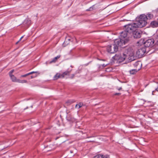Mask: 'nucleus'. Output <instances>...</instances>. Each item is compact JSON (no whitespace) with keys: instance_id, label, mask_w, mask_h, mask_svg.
Segmentation results:
<instances>
[{"instance_id":"obj_1","label":"nucleus","mask_w":158,"mask_h":158,"mask_svg":"<svg viewBox=\"0 0 158 158\" xmlns=\"http://www.w3.org/2000/svg\"><path fill=\"white\" fill-rule=\"evenodd\" d=\"M113 57L114 60H118L119 62L125 61L126 63L131 62L136 59L134 50L132 47L126 48L122 54L120 56L116 54Z\"/></svg>"},{"instance_id":"obj_2","label":"nucleus","mask_w":158,"mask_h":158,"mask_svg":"<svg viewBox=\"0 0 158 158\" xmlns=\"http://www.w3.org/2000/svg\"><path fill=\"white\" fill-rule=\"evenodd\" d=\"M126 36V32L124 31L122 32L121 33L120 39L115 40L114 44L107 46V52L110 53H114L118 50V46H122L128 43V38L127 37L125 38Z\"/></svg>"},{"instance_id":"obj_3","label":"nucleus","mask_w":158,"mask_h":158,"mask_svg":"<svg viewBox=\"0 0 158 158\" xmlns=\"http://www.w3.org/2000/svg\"><path fill=\"white\" fill-rule=\"evenodd\" d=\"M148 19L147 16L144 14L141 15L137 19L135 23L132 24H129L125 26V30L124 31H132V30L137 28L142 27L145 26L147 23V20Z\"/></svg>"},{"instance_id":"obj_4","label":"nucleus","mask_w":158,"mask_h":158,"mask_svg":"<svg viewBox=\"0 0 158 158\" xmlns=\"http://www.w3.org/2000/svg\"><path fill=\"white\" fill-rule=\"evenodd\" d=\"M136 29V28L132 30V31L131 32H130V31H126V36H125V38H126L127 37L128 38V42L129 41L130 38L132 34L134 37L135 38H139L141 37V34L140 32L137 31Z\"/></svg>"},{"instance_id":"obj_5","label":"nucleus","mask_w":158,"mask_h":158,"mask_svg":"<svg viewBox=\"0 0 158 158\" xmlns=\"http://www.w3.org/2000/svg\"><path fill=\"white\" fill-rule=\"evenodd\" d=\"M155 41L153 39H149L144 43V46L146 47H152L154 44Z\"/></svg>"},{"instance_id":"obj_6","label":"nucleus","mask_w":158,"mask_h":158,"mask_svg":"<svg viewBox=\"0 0 158 158\" xmlns=\"http://www.w3.org/2000/svg\"><path fill=\"white\" fill-rule=\"evenodd\" d=\"M146 51V48L145 47H143L139 49L137 52V53L138 54L139 56H141L145 53Z\"/></svg>"},{"instance_id":"obj_7","label":"nucleus","mask_w":158,"mask_h":158,"mask_svg":"<svg viewBox=\"0 0 158 158\" xmlns=\"http://www.w3.org/2000/svg\"><path fill=\"white\" fill-rule=\"evenodd\" d=\"M10 76L13 82H18L19 79H17L14 75H10Z\"/></svg>"},{"instance_id":"obj_8","label":"nucleus","mask_w":158,"mask_h":158,"mask_svg":"<svg viewBox=\"0 0 158 158\" xmlns=\"http://www.w3.org/2000/svg\"><path fill=\"white\" fill-rule=\"evenodd\" d=\"M151 25L153 27H158V22L153 21L151 23Z\"/></svg>"},{"instance_id":"obj_9","label":"nucleus","mask_w":158,"mask_h":158,"mask_svg":"<svg viewBox=\"0 0 158 158\" xmlns=\"http://www.w3.org/2000/svg\"><path fill=\"white\" fill-rule=\"evenodd\" d=\"M60 78H62V76H61V74H60L59 73H57L54 77L53 79L54 80H56Z\"/></svg>"},{"instance_id":"obj_10","label":"nucleus","mask_w":158,"mask_h":158,"mask_svg":"<svg viewBox=\"0 0 158 158\" xmlns=\"http://www.w3.org/2000/svg\"><path fill=\"white\" fill-rule=\"evenodd\" d=\"M24 24H27V26H29L31 23V21L28 19H26L24 21Z\"/></svg>"},{"instance_id":"obj_11","label":"nucleus","mask_w":158,"mask_h":158,"mask_svg":"<svg viewBox=\"0 0 158 158\" xmlns=\"http://www.w3.org/2000/svg\"><path fill=\"white\" fill-rule=\"evenodd\" d=\"M60 55H58L57 56L55 57V58H54L52 60V61H50V63H54V62H55L57 60L59 59V58H60Z\"/></svg>"},{"instance_id":"obj_12","label":"nucleus","mask_w":158,"mask_h":158,"mask_svg":"<svg viewBox=\"0 0 158 158\" xmlns=\"http://www.w3.org/2000/svg\"><path fill=\"white\" fill-rule=\"evenodd\" d=\"M71 71H66L63 73L62 74H61V76L62 78H64V76L66 75H69Z\"/></svg>"},{"instance_id":"obj_13","label":"nucleus","mask_w":158,"mask_h":158,"mask_svg":"<svg viewBox=\"0 0 158 158\" xmlns=\"http://www.w3.org/2000/svg\"><path fill=\"white\" fill-rule=\"evenodd\" d=\"M83 105V104L82 103L80 102L79 103L76 104L75 106V108L77 109H79Z\"/></svg>"},{"instance_id":"obj_14","label":"nucleus","mask_w":158,"mask_h":158,"mask_svg":"<svg viewBox=\"0 0 158 158\" xmlns=\"http://www.w3.org/2000/svg\"><path fill=\"white\" fill-rule=\"evenodd\" d=\"M137 71L136 69H132L129 72L131 74H135L137 72Z\"/></svg>"},{"instance_id":"obj_15","label":"nucleus","mask_w":158,"mask_h":158,"mask_svg":"<svg viewBox=\"0 0 158 158\" xmlns=\"http://www.w3.org/2000/svg\"><path fill=\"white\" fill-rule=\"evenodd\" d=\"M147 15V17L148 18V19H150L153 17V15L151 14L148 13Z\"/></svg>"},{"instance_id":"obj_16","label":"nucleus","mask_w":158,"mask_h":158,"mask_svg":"<svg viewBox=\"0 0 158 158\" xmlns=\"http://www.w3.org/2000/svg\"><path fill=\"white\" fill-rule=\"evenodd\" d=\"M18 82L21 83H26L27 82V81L26 80H21L20 79H19Z\"/></svg>"},{"instance_id":"obj_17","label":"nucleus","mask_w":158,"mask_h":158,"mask_svg":"<svg viewBox=\"0 0 158 158\" xmlns=\"http://www.w3.org/2000/svg\"><path fill=\"white\" fill-rule=\"evenodd\" d=\"M102 156L103 155L99 154L95 156L94 158H102Z\"/></svg>"},{"instance_id":"obj_18","label":"nucleus","mask_w":158,"mask_h":158,"mask_svg":"<svg viewBox=\"0 0 158 158\" xmlns=\"http://www.w3.org/2000/svg\"><path fill=\"white\" fill-rule=\"evenodd\" d=\"M14 71V69H13L11 70V71H10L9 73V76L12 75H13L12 73H13Z\"/></svg>"},{"instance_id":"obj_19","label":"nucleus","mask_w":158,"mask_h":158,"mask_svg":"<svg viewBox=\"0 0 158 158\" xmlns=\"http://www.w3.org/2000/svg\"><path fill=\"white\" fill-rule=\"evenodd\" d=\"M155 41H156V44L158 45V35L157 37L156 38Z\"/></svg>"},{"instance_id":"obj_20","label":"nucleus","mask_w":158,"mask_h":158,"mask_svg":"<svg viewBox=\"0 0 158 158\" xmlns=\"http://www.w3.org/2000/svg\"><path fill=\"white\" fill-rule=\"evenodd\" d=\"M94 8V6H93L89 8L87 10V11H90L93 10V8Z\"/></svg>"},{"instance_id":"obj_21","label":"nucleus","mask_w":158,"mask_h":158,"mask_svg":"<svg viewBox=\"0 0 158 158\" xmlns=\"http://www.w3.org/2000/svg\"><path fill=\"white\" fill-rule=\"evenodd\" d=\"M102 158H110L109 156L107 155L104 156L103 155Z\"/></svg>"},{"instance_id":"obj_22","label":"nucleus","mask_w":158,"mask_h":158,"mask_svg":"<svg viewBox=\"0 0 158 158\" xmlns=\"http://www.w3.org/2000/svg\"><path fill=\"white\" fill-rule=\"evenodd\" d=\"M28 75V73H27L25 75H21V77H25Z\"/></svg>"},{"instance_id":"obj_23","label":"nucleus","mask_w":158,"mask_h":158,"mask_svg":"<svg viewBox=\"0 0 158 158\" xmlns=\"http://www.w3.org/2000/svg\"><path fill=\"white\" fill-rule=\"evenodd\" d=\"M36 73V72H30L29 73H28V75H30V74H31L33 73Z\"/></svg>"},{"instance_id":"obj_24","label":"nucleus","mask_w":158,"mask_h":158,"mask_svg":"<svg viewBox=\"0 0 158 158\" xmlns=\"http://www.w3.org/2000/svg\"><path fill=\"white\" fill-rule=\"evenodd\" d=\"M74 74H72L71 75V76H70V77L71 78H73L74 77Z\"/></svg>"},{"instance_id":"obj_25","label":"nucleus","mask_w":158,"mask_h":158,"mask_svg":"<svg viewBox=\"0 0 158 158\" xmlns=\"http://www.w3.org/2000/svg\"><path fill=\"white\" fill-rule=\"evenodd\" d=\"M120 94H121V93H115L114 94V95H120Z\"/></svg>"},{"instance_id":"obj_26","label":"nucleus","mask_w":158,"mask_h":158,"mask_svg":"<svg viewBox=\"0 0 158 158\" xmlns=\"http://www.w3.org/2000/svg\"><path fill=\"white\" fill-rule=\"evenodd\" d=\"M107 65V64H103V65H102V66L103 67H105L106 66V65Z\"/></svg>"},{"instance_id":"obj_27","label":"nucleus","mask_w":158,"mask_h":158,"mask_svg":"<svg viewBox=\"0 0 158 158\" xmlns=\"http://www.w3.org/2000/svg\"><path fill=\"white\" fill-rule=\"evenodd\" d=\"M23 36H22V37H21V38L19 40V41H20L23 38Z\"/></svg>"},{"instance_id":"obj_28","label":"nucleus","mask_w":158,"mask_h":158,"mask_svg":"<svg viewBox=\"0 0 158 158\" xmlns=\"http://www.w3.org/2000/svg\"><path fill=\"white\" fill-rule=\"evenodd\" d=\"M121 89H122V88L121 87H120V88H118V90H120Z\"/></svg>"},{"instance_id":"obj_29","label":"nucleus","mask_w":158,"mask_h":158,"mask_svg":"<svg viewBox=\"0 0 158 158\" xmlns=\"http://www.w3.org/2000/svg\"><path fill=\"white\" fill-rule=\"evenodd\" d=\"M19 41H19V40L18 42H17L16 43V44H18L19 42Z\"/></svg>"},{"instance_id":"obj_30","label":"nucleus","mask_w":158,"mask_h":158,"mask_svg":"<svg viewBox=\"0 0 158 158\" xmlns=\"http://www.w3.org/2000/svg\"><path fill=\"white\" fill-rule=\"evenodd\" d=\"M33 78V76H31V78Z\"/></svg>"}]
</instances>
